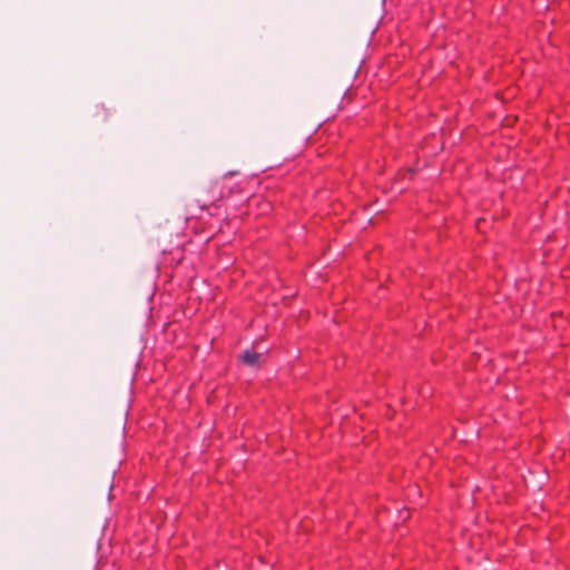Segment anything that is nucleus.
Wrapping results in <instances>:
<instances>
[{"instance_id":"obj_1","label":"nucleus","mask_w":570,"mask_h":570,"mask_svg":"<svg viewBox=\"0 0 570 570\" xmlns=\"http://www.w3.org/2000/svg\"><path fill=\"white\" fill-rule=\"evenodd\" d=\"M261 357H262V354L255 352V351H252V350H246L243 354H242V360L245 364L249 365V366H256L259 364V361H261Z\"/></svg>"}]
</instances>
